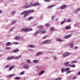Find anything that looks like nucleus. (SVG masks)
Masks as SVG:
<instances>
[{
    "label": "nucleus",
    "instance_id": "38",
    "mask_svg": "<svg viewBox=\"0 0 80 80\" xmlns=\"http://www.w3.org/2000/svg\"><path fill=\"white\" fill-rule=\"evenodd\" d=\"M32 18L33 17H30L28 18V21H29V20H32Z\"/></svg>",
    "mask_w": 80,
    "mask_h": 80
},
{
    "label": "nucleus",
    "instance_id": "52",
    "mask_svg": "<svg viewBox=\"0 0 80 80\" xmlns=\"http://www.w3.org/2000/svg\"><path fill=\"white\" fill-rule=\"evenodd\" d=\"M13 43L15 45H18V44H19V43H18L16 42H14Z\"/></svg>",
    "mask_w": 80,
    "mask_h": 80
},
{
    "label": "nucleus",
    "instance_id": "49",
    "mask_svg": "<svg viewBox=\"0 0 80 80\" xmlns=\"http://www.w3.org/2000/svg\"><path fill=\"white\" fill-rule=\"evenodd\" d=\"M29 5H30V7H33V3H31L29 4Z\"/></svg>",
    "mask_w": 80,
    "mask_h": 80
},
{
    "label": "nucleus",
    "instance_id": "64",
    "mask_svg": "<svg viewBox=\"0 0 80 80\" xmlns=\"http://www.w3.org/2000/svg\"><path fill=\"white\" fill-rule=\"evenodd\" d=\"M78 73L79 75H80V71H79Z\"/></svg>",
    "mask_w": 80,
    "mask_h": 80
},
{
    "label": "nucleus",
    "instance_id": "18",
    "mask_svg": "<svg viewBox=\"0 0 80 80\" xmlns=\"http://www.w3.org/2000/svg\"><path fill=\"white\" fill-rule=\"evenodd\" d=\"M79 11H80V8H78L77 9L74 10V12L75 13H76V12H78Z\"/></svg>",
    "mask_w": 80,
    "mask_h": 80
},
{
    "label": "nucleus",
    "instance_id": "26",
    "mask_svg": "<svg viewBox=\"0 0 80 80\" xmlns=\"http://www.w3.org/2000/svg\"><path fill=\"white\" fill-rule=\"evenodd\" d=\"M64 65L65 66H67L69 65V62H66L64 63Z\"/></svg>",
    "mask_w": 80,
    "mask_h": 80
},
{
    "label": "nucleus",
    "instance_id": "9",
    "mask_svg": "<svg viewBox=\"0 0 80 80\" xmlns=\"http://www.w3.org/2000/svg\"><path fill=\"white\" fill-rule=\"evenodd\" d=\"M56 5L55 4L54 5H51L50 6H49L47 8L48 9V8H52V7H55Z\"/></svg>",
    "mask_w": 80,
    "mask_h": 80
},
{
    "label": "nucleus",
    "instance_id": "54",
    "mask_svg": "<svg viewBox=\"0 0 80 80\" xmlns=\"http://www.w3.org/2000/svg\"><path fill=\"white\" fill-rule=\"evenodd\" d=\"M9 27V25H7L5 27V28H8V27Z\"/></svg>",
    "mask_w": 80,
    "mask_h": 80
},
{
    "label": "nucleus",
    "instance_id": "39",
    "mask_svg": "<svg viewBox=\"0 0 80 80\" xmlns=\"http://www.w3.org/2000/svg\"><path fill=\"white\" fill-rule=\"evenodd\" d=\"M30 7H31L30 5V4L29 5H28V6H26L25 8H30Z\"/></svg>",
    "mask_w": 80,
    "mask_h": 80
},
{
    "label": "nucleus",
    "instance_id": "23",
    "mask_svg": "<svg viewBox=\"0 0 80 80\" xmlns=\"http://www.w3.org/2000/svg\"><path fill=\"white\" fill-rule=\"evenodd\" d=\"M45 73V71H42L41 72L39 73V75H42V74H43Z\"/></svg>",
    "mask_w": 80,
    "mask_h": 80
},
{
    "label": "nucleus",
    "instance_id": "50",
    "mask_svg": "<svg viewBox=\"0 0 80 80\" xmlns=\"http://www.w3.org/2000/svg\"><path fill=\"white\" fill-rule=\"evenodd\" d=\"M62 78H56V80H60L62 79Z\"/></svg>",
    "mask_w": 80,
    "mask_h": 80
},
{
    "label": "nucleus",
    "instance_id": "29",
    "mask_svg": "<svg viewBox=\"0 0 80 80\" xmlns=\"http://www.w3.org/2000/svg\"><path fill=\"white\" fill-rule=\"evenodd\" d=\"M72 22V20L70 18H69L67 20V23H68L69 22Z\"/></svg>",
    "mask_w": 80,
    "mask_h": 80
},
{
    "label": "nucleus",
    "instance_id": "51",
    "mask_svg": "<svg viewBox=\"0 0 80 80\" xmlns=\"http://www.w3.org/2000/svg\"><path fill=\"white\" fill-rule=\"evenodd\" d=\"M53 58L55 60H57L58 58L57 57L54 56Z\"/></svg>",
    "mask_w": 80,
    "mask_h": 80
},
{
    "label": "nucleus",
    "instance_id": "21",
    "mask_svg": "<svg viewBox=\"0 0 80 80\" xmlns=\"http://www.w3.org/2000/svg\"><path fill=\"white\" fill-rule=\"evenodd\" d=\"M41 67V65H38L36 67V69L37 70H38L39 68H40Z\"/></svg>",
    "mask_w": 80,
    "mask_h": 80
},
{
    "label": "nucleus",
    "instance_id": "36",
    "mask_svg": "<svg viewBox=\"0 0 80 80\" xmlns=\"http://www.w3.org/2000/svg\"><path fill=\"white\" fill-rule=\"evenodd\" d=\"M15 75V74H12L9 76L8 77L9 78H11V77H13Z\"/></svg>",
    "mask_w": 80,
    "mask_h": 80
},
{
    "label": "nucleus",
    "instance_id": "5",
    "mask_svg": "<svg viewBox=\"0 0 80 80\" xmlns=\"http://www.w3.org/2000/svg\"><path fill=\"white\" fill-rule=\"evenodd\" d=\"M67 7V5H63L61 6L60 8L61 10H63V9H65Z\"/></svg>",
    "mask_w": 80,
    "mask_h": 80
},
{
    "label": "nucleus",
    "instance_id": "17",
    "mask_svg": "<svg viewBox=\"0 0 80 80\" xmlns=\"http://www.w3.org/2000/svg\"><path fill=\"white\" fill-rule=\"evenodd\" d=\"M13 58H14V57H9L7 58V60H12V59H13Z\"/></svg>",
    "mask_w": 80,
    "mask_h": 80
},
{
    "label": "nucleus",
    "instance_id": "15",
    "mask_svg": "<svg viewBox=\"0 0 80 80\" xmlns=\"http://www.w3.org/2000/svg\"><path fill=\"white\" fill-rule=\"evenodd\" d=\"M19 52V49H16V50H14L13 51V53H17Z\"/></svg>",
    "mask_w": 80,
    "mask_h": 80
},
{
    "label": "nucleus",
    "instance_id": "22",
    "mask_svg": "<svg viewBox=\"0 0 80 80\" xmlns=\"http://www.w3.org/2000/svg\"><path fill=\"white\" fill-rule=\"evenodd\" d=\"M69 67H72V68H75V67L76 66L75 64H73L72 65H71V64H70L69 65Z\"/></svg>",
    "mask_w": 80,
    "mask_h": 80
},
{
    "label": "nucleus",
    "instance_id": "57",
    "mask_svg": "<svg viewBox=\"0 0 80 80\" xmlns=\"http://www.w3.org/2000/svg\"><path fill=\"white\" fill-rule=\"evenodd\" d=\"M10 67V65H8L6 66V68H8Z\"/></svg>",
    "mask_w": 80,
    "mask_h": 80
},
{
    "label": "nucleus",
    "instance_id": "14",
    "mask_svg": "<svg viewBox=\"0 0 80 80\" xmlns=\"http://www.w3.org/2000/svg\"><path fill=\"white\" fill-rule=\"evenodd\" d=\"M70 69V68H66L64 69V72H68V71H69Z\"/></svg>",
    "mask_w": 80,
    "mask_h": 80
},
{
    "label": "nucleus",
    "instance_id": "10",
    "mask_svg": "<svg viewBox=\"0 0 80 80\" xmlns=\"http://www.w3.org/2000/svg\"><path fill=\"white\" fill-rule=\"evenodd\" d=\"M56 41H57V42H63V40L59 38L56 39Z\"/></svg>",
    "mask_w": 80,
    "mask_h": 80
},
{
    "label": "nucleus",
    "instance_id": "35",
    "mask_svg": "<svg viewBox=\"0 0 80 80\" xmlns=\"http://www.w3.org/2000/svg\"><path fill=\"white\" fill-rule=\"evenodd\" d=\"M73 45H74L73 43H71L70 44V48H73Z\"/></svg>",
    "mask_w": 80,
    "mask_h": 80
},
{
    "label": "nucleus",
    "instance_id": "42",
    "mask_svg": "<svg viewBox=\"0 0 80 80\" xmlns=\"http://www.w3.org/2000/svg\"><path fill=\"white\" fill-rule=\"evenodd\" d=\"M77 62L76 61H73L71 62V63H77Z\"/></svg>",
    "mask_w": 80,
    "mask_h": 80
},
{
    "label": "nucleus",
    "instance_id": "37",
    "mask_svg": "<svg viewBox=\"0 0 80 80\" xmlns=\"http://www.w3.org/2000/svg\"><path fill=\"white\" fill-rule=\"evenodd\" d=\"M64 70H65L64 68H63L62 69V70H61L62 73H63L64 72Z\"/></svg>",
    "mask_w": 80,
    "mask_h": 80
},
{
    "label": "nucleus",
    "instance_id": "55",
    "mask_svg": "<svg viewBox=\"0 0 80 80\" xmlns=\"http://www.w3.org/2000/svg\"><path fill=\"white\" fill-rule=\"evenodd\" d=\"M6 50H10V48H6Z\"/></svg>",
    "mask_w": 80,
    "mask_h": 80
},
{
    "label": "nucleus",
    "instance_id": "33",
    "mask_svg": "<svg viewBox=\"0 0 80 80\" xmlns=\"http://www.w3.org/2000/svg\"><path fill=\"white\" fill-rule=\"evenodd\" d=\"M28 48H34L35 46L33 45H29L28 46Z\"/></svg>",
    "mask_w": 80,
    "mask_h": 80
},
{
    "label": "nucleus",
    "instance_id": "40",
    "mask_svg": "<svg viewBox=\"0 0 80 80\" xmlns=\"http://www.w3.org/2000/svg\"><path fill=\"white\" fill-rule=\"evenodd\" d=\"M10 43H10V42H8V43H6V46L7 47H8V46H9L10 45Z\"/></svg>",
    "mask_w": 80,
    "mask_h": 80
},
{
    "label": "nucleus",
    "instance_id": "56",
    "mask_svg": "<svg viewBox=\"0 0 80 80\" xmlns=\"http://www.w3.org/2000/svg\"><path fill=\"white\" fill-rule=\"evenodd\" d=\"M45 58L46 60H48V57H45Z\"/></svg>",
    "mask_w": 80,
    "mask_h": 80
},
{
    "label": "nucleus",
    "instance_id": "2",
    "mask_svg": "<svg viewBox=\"0 0 80 80\" xmlns=\"http://www.w3.org/2000/svg\"><path fill=\"white\" fill-rule=\"evenodd\" d=\"M72 36V34H69L68 35L65 36L64 37V39H67L68 38H70V37H71Z\"/></svg>",
    "mask_w": 80,
    "mask_h": 80
},
{
    "label": "nucleus",
    "instance_id": "48",
    "mask_svg": "<svg viewBox=\"0 0 80 80\" xmlns=\"http://www.w3.org/2000/svg\"><path fill=\"white\" fill-rule=\"evenodd\" d=\"M37 32L38 33H41V29L38 30Z\"/></svg>",
    "mask_w": 80,
    "mask_h": 80
},
{
    "label": "nucleus",
    "instance_id": "4",
    "mask_svg": "<svg viewBox=\"0 0 80 80\" xmlns=\"http://www.w3.org/2000/svg\"><path fill=\"white\" fill-rule=\"evenodd\" d=\"M51 41L50 40H48L46 41L43 42V44H49V43H50Z\"/></svg>",
    "mask_w": 80,
    "mask_h": 80
},
{
    "label": "nucleus",
    "instance_id": "61",
    "mask_svg": "<svg viewBox=\"0 0 80 80\" xmlns=\"http://www.w3.org/2000/svg\"><path fill=\"white\" fill-rule=\"evenodd\" d=\"M3 12L2 10H0V14L2 13Z\"/></svg>",
    "mask_w": 80,
    "mask_h": 80
},
{
    "label": "nucleus",
    "instance_id": "20",
    "mask_svg": "<svg viewBox=\"0 0 80 80\" xmlns=\"http://www.w3.org/2000/svg\"><path fill=\"white\" fill-rule=\"evenodd\" d=\"M66 22V19L64 20V21H62L60 24V25H62V24H64Z\"/></svg>",
    "mask_w": 80,
    "mask_h": 80
},
{
    "label": "nucleus",
    "instance_id": "24",
    "mask_svg": "<svg viewBox=\"0 0 80 80\" xmlns=\"http://www.w3.org/2000/svg\"><path fill=\"white\" fill-rule=\"evenodd\" d=\"M13 68H14V66H11L9 67V70L10 71L12 70V69H13Z\"/></svg>",
    "mask_w": 80,
    "mask_h": 80
},
{
    "label": "nucleus",
    "instance_id": "31",
    "mask_svg": "<svg viewBox=\"0 0 80 80\" xmlns=\"http://www.w3.org/2000/svg\"><path fill=\"white\" fill-rule=\"evenodd\" d=\"M16 23V20H14L12 21L11 22V24L12 25H14V24Z\"/></svg>",
    "mask_w": 80,
    "mask_h": 80
},
{
    "label": "nucleus",
    "instance_id": "62",
    "mask_svg": "<svg viewBox=\"0 0 80 80\" xmlns=\"http://www.w3.org/2000/svg\"><path fill=\"white\" fill-rule=\"evenodd\" d=\"M78 48V47H75L74 49H77Z\"/></svg>",
    "mask_w": 80,
    "mask_h": 80
},
{
    "label": "nucleus",
    "instance_id": "27",
    "mask_svg": "<svg viewBox=\"0 0 80 80\" xmlns=\"http://www.w3.org/2000/svg\"><path fill=\"white\" fill-rule=\"evenodd\" d=\"M43 27V25H39L37 27V28H39V29L42 28Z\"/></svg>",
    "mask_w": 80,
    "mask_h": 80
},
{
    "label": "nucleus",
    "instance_id": "11",
    "mask_svg": "<svg viewBox=\"0 0 80 80\" xmlns=\"http://www.w3.org/2000/svg\"><path fill=\"white\" fill-rule=\"evenodd\" d=\"M41 4L38 3H36L33 5V6L35 7V6H40Z\"/></svg>",
    "mask_w": 80,
    "mask_h": 80
},
{
    "label": "nucleus",
    "instance_id": "3",
    "mask_svg": "<svg viewBox=\"0 0 80 80\" xmlns=\"http://www.w3.org/2000/svg\"><path fill=\"white\" fill-rule=\"evenodd\" d=\"M70 55V53L67 52L63 53L62 55L63 57H67V56H68V55Z\"/></svg>",
    "mask_w": 80,
    "mask_h": 80
},
{
    "label": "nucleus",
    "instance_id": "43",
    "mask_svg": "<svg viewBox=\"0 0 80 80\" xmlns=\"http://www.w3.org/2000/svg\"><path fill=\"white\" fill-rule=\"evenodd\" d=\"M45 25L46 27H50V25L49 24H46Z\"/></svg>",
    "mask_w": 80,
    "mask_h": 80
},
{
    "label": "nucleus",
    "instance_id": "19",
    "mask_svg": "<svg viewBox=\"0 0 80 80\" xmlns=\"http://www.w3.org/2000/svg\"><path fill=\"white\" fill-rule=\"evenodd\" d=\"M38 61L37 60H34L32 61V63H38Z\"/></svg>",
    "mask_w": 80,
    "mask_h": 80
},
{
    "label": "nucleus",
    "instance_id": "44",
    "mask_svg": "<svg viewBox=\"0 0 80 80\" xmlns=\"http://www.w3.org/2000/svg\"><path fill=\"white\" fill-rule=\"evenodd\" d=\"M15 29V27H12V28L11 29H10V31L11 32L12 31H13L14 30V29Z\"/></svg>",
    "mask_w": 80,
    "mask_h": 80
},
{
    "label": "nucleus",
    "instance_id": "53",
    "mask_svg": "<svg viewBox=\"0 0 80 80\" xmlns=\"http://www.w3.org/2000/svg\"><path fill=\"white\" fill-rule=\"evenodd\" d=\"M45 2H50V0H44Z\"/></svg>",
    "mask_w": 80,
    "mask_h": 80
},
{
    "label": "nucleus",
    "instance_id": "59",
    "mask_svg": "<svg viewBox=\"0 0 80 80\" xmlns=\"http://www.w3.org/2000/svg\"><path fill=\"white\" fill-rule=\"evenodd\" d=\"M24 28L21 29V32H23V31L24 32Z\"/></svg>",
    "mask_w": 80,
    "mask_h": 80
},
{
    "label": "nucleus",
    "instance_id": "7",
    "mask_svg": "<svg viewBox=\"0 0 80 80\" xmlns=\"http://www.w3.org/2000/svg\"><path fill=\"white\" fill-rule=\"evenodd\" d=\"M22 15H24V14H26V15H27L28 14H29V11L28 10L26 11H24L22 13Z\"/></svg>",
    "mask_w": 80,
    "mask_h": 80
},
{
    "label": "nucleus",
    "instance_id": "12",
    "mask_svg": "<svg viewBox=\"0 0 80 80\" xmlns=\"http://www.w3.org/2000/svg\"><path fill=\"white\" fill-rule=\"evenodd\" d=\"M21 57H22V56L19 55V56H17L15 57L14 59H15L16 60H18V59H20V58Z\"/></svg>",
    "mask_w": 80,
    "mask_h": 80
},
{
    "label": "nucleus",
    "instance_id": "63",
    "mask_svg": "<svg viewBox=\"0 0 80 80\" xmlns=\"http://www.w3.org/2000/svg\"><path fill=\"white\" fill-rule=\"evenodd\" d=\"M53 18H54V16H52V20H53Z\"/></svg>",
    "mask_w": 80,
    "mask_h": 80
},
{
    "label": "nucleus",
    "instance_id": "47",
    "mask_svg": "<svg viewBox=\"0 0 80 80\" xmlns=\"http://www.w3.org/2000/svg\"><path fill=\"white\" fill-rule=\"evenodd\" d=\"M48 37V35H45L42 37V38L43 39H44V38H47V37Z\"/></svg>",
    "mask_w": 80,
    "mask_h": 80
},
{
    "label": "nucleus",
    "instance_id": "45",
    "mask_svg": "<svg viewBox=\"0 0 80 80\" xmlns=\"http://www.w3.org/2000/svg\"><path fill=\"white\" fill-rule=\"evenodd\" d=\"M25 71H22L20 73V75H23V74H24L25 73Z\"/></svg>",
    "mask_w": 80,
    "mask_h": 80
},
{
    "label": "nucleus",
    "instance_id": "58",
    "mask_svg": "<svg viewBox=\"0 0 80 80\" xmlns=\"http://www.w3.org/2000/svg\"><path fill=\"white\" fill-rule=\"evenodd\" d=\"M38 32H35L34 33L35 35H37V34H38Z\"/></svg>",
    "mask_w": 80,
    "mask_h": 80
},
{
    "label": "nucleus",
    "instance_id": "46",
    "mask_svg": "<svg viewBox=\"0 0 80 80\" xmlns=\"http://www.w3.org/2000/svg\"><path fill=\"white\" fill-rule=\"evenodd\" d=\"M72 72V71H68V72H67V74H69V73H70L71 72Z\"/></svg>",
    "mask_w": 80,
    "mask_h": 80
},
{
    "label": "nucleus",
    "instance_id": "13",
    "mask_svg": "<svg viewBox=\"0 0 80 80\" xmlns=\"http://www.w3.org/2000/svg\"><path fill=\"white\" fill-rule=\"evenodd\" d=\"M43 53V52H39L37 53L36 55V56H39L40 55H42Z\"/></svg>",
    "mask_w": 80,
    "mask_h": 80
},
{
    "label": "nucleus",
    "instance_id": "16",
    "mask_svg": "<svg viewBox=\"0 0 80 80\" xmlns=\"http://www.w3.org/2000/svg\"><path fill=\"white\" fill-rule=\"evenodd\" d=\"M66 30H68V29H71V27L70 26H67L65 27Z\"/></svg>",
    "mask_w": 80,
    "mask_h": 80
},
{
    "label": "nucleus",
    "instance_id": "41",
    "mask_svg": "<svg viewBox=\"0 0 80 80\" xmlns=\"http://www.w3.org/2000/svg\"><path fill=\"white\" fill-rule=\"evenodd\" d=\"M15 80H20V77H16L15 78Z\"/></svg>",
    "mask_w": 80,
    "mask_h": 80
},
{
    "label": "nucleus",
    "instance_id": "60",
    "mask_svg": "<svg viewBox=\"0 0 80 80\" xmlns=\"http://www.w3.org/2000/svg\"><path fill=\"white\" fill-rule=\"evenodd\" d=\"M27 14H25L23 16V17H27Z\"/></svg>",
    "mask_w": 80,
    "mask_h": 80
},
{
    "label": "nucleus",
    "instance_id": "34",
    "mask_svg": "<svg viewBox=\"0 0 80 80\" xmlns=\"http://www.w3.org/2000/svg\"><path fill=\"white\" fill-rule=\"evenodd\" d=\"M27 62L28 63H29V64H31V61H30V60H28L27 61Z\"/></svg>",
    "mask_w": 80,
    "mask_h": 80
},
{
    "label": "nucleus",
    "instance_id": "30",
    "mask_svg": "<svg viewBox=\"0 0 80 80\" xmlns=\"http://www.w3.org/2000/svg\"><path fill=\"white\" fill-rule=\"evenodd\" d=\"M50 30L51 32H53L55 30V28L54 27H51L50 28Z\"/></svg>",
    "mask_w": 80,
    "mask_h": 80
},
{
    "label": "nucleus",
    "instance_id": "25",
    "mask_svg": "<svg viewBox=\"0 0 80 80\" xmlns=\"http://www.w3.org/2000/svg\"><path fill=\"white\" fill-rule=\"evenodd\" d=\"M42 33H45L46 32V31L44 30V29H41Z\"/></svg>",
    "mask_w": 80,
    "mask_h": 80
},
{
    "label": "nucleus",
    "instance_id": "6",
    "mask_svg": "<svg viewBox=\"0 0 80 80\" xmlns=\"http://www.w3.org/2000/svg\"><path fill=\"white\" fill-rule=\"evenodd\" d=\"M30 66L28 64H25L24 66L23 67V68H25L26 69H27V68H28Z\"/></svg>",
    "mask_w": 80,
    "mask_h": 80
},
{
    "label": "nucleus",
    "instance_id": "1",
    "mask_svg": "<svg viewBox=\"0 0 80 80\" xmlns=\"http://www.w3.org/2000/svg\"><path fill=\"white\" fill-rule=\"evenodd\" d=\"M32 30H33V29L32 28L26 29L24 28V32H29V31H32Z\"/></svg>",
    "mask_w": 80,
    "mask_h": 80
},
{
    "label": "nucleus",
    "instance_id": "8",
    "mask_svg": "<svg viewBox=\"0 0 80 80\" xmlns=\"http://www.w3.org/2000/svg\"><path fill=\"white\" fill-rule=\"evenodd\" d=\"M15 40H19L20 39V36H16L15 38Z\"/></svg>",
    "mask_w": 80,
    "mask_h": 80
},
{
    "label": "nucleus",
    "instance_id": "32",
    "mask_svg": "<svg viewBox=\"0 0 80 80\" xmlns=\"http://www.w3.org/2000/svg\"><path fill=\"white\" fill-rule=\"evenodd\" d=\"M29 11V13H33L34 12V11L33 10H28Z\"/></svg>",
    "mask_w": 80,
    "mask_h": 80
},
{
    "label": "nucleus",
    "instance_id": "28",
    "mask_svg": "<svg viewBox=\"0 0 80 80\" xmlns=\"http://www.w3.org/2000/svg\"><path fill=\"white\" fill-rule=\"evenodd\" d=\"M15 12L14 11H12L11 12V15L12 16H13L15 14Z\"/></svg>",
    "mask_w": 80,
    "mask_h": 80
}]
</instances>
